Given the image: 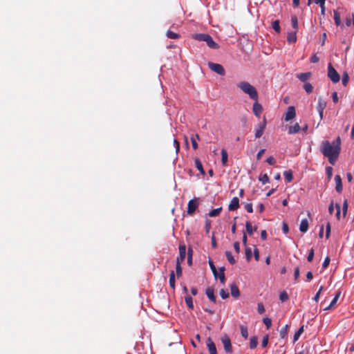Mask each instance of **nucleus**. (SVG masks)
I'll use <instances>...</instances> for the list:
<instances>
[{"instance_id": "obj_10", "label": "nucleus", "mask_w": 354, "mask_h": 354, "mask_svg": "<svg viewBox=\"0 0 354 354\" xmlns=\"http://www.w3.org/2000/svg\"><path fill=\"white\" fill-rule=\"evenodd\" d=\"M205 294L208 299L213 303H216V297L214 295V289L213 287L209 286L205 290Z\"/></svg>"}, {"instance_id": "obj_18", "label": "nucleus", "mask_w": 354, "mask_h": 354, "mask_svg": "<svg viewBox=\"0 0 354 354\" xmlns=\"http://www.w3.org/2000/svg\"><path fill=\"white\" fill-rule=\"evenodd\" d=\"M194 162H195V166L198 169V171H200V173L202 174V175H205V171L203 167V165L201 162V160H199V158H196L194 159Z\"/></svg>"}, {"instance_id": "obj_23", "label": "nucleus", "mask_w": 354, "mask_h": 354, "mask_svg": "<svg viewBox=\"0 0 354 354\" xmlns=\"http://www.w3.org/2000/svg\"><path fill=\"white\" fill-rule=\"evenodd\" d=\"M287 41L288 43H295L297 41L296 32H290L288 33Z\"/></svg>"}, {"instance_id": "obj_2", "label": "nucleus", "mask_w": 354, "mask_h": 354, "mask_svg": "<svg viewBox=\"0 0 354 354\" xmlns=\"http://www.w3.org/2000/svg\"><path fill=\"white\" fill-rule=\"evenodd\" d=\"M237 87L243 93L248 94L252 100L255 101L258 100V93L257 89L248 82H240L237 84Z\"/></svg>"}, {"instance_id": "obj_58", "label": "nucleus", "mask_w": 354, "mask_h": 354, "mask_svg": "<svg viewBox=\"0 0 354 354\" xmlns=\"http://www.w3.org/2000/svg\"><path fill=\"white\" fill-rule=\"evenodd\" d=\"M323 290V286H321L318 290V292L316 293V295H315V297H313V299L315 301H317L319 298V296H320V294L322 292Z\"/></svg>"}, {"instance_id": "obj_42", "label": "nucleus", "mask_w": 354, "mask_h": 354, "mask_svg": "<svg viewBox=\"0 0 354 354\" xmlns=\"http://www.w3.org/2000/svg\"><path fill=\"white\" fill-rule=\"evenodd\" d=\"M349 76L347 72H344L342 75V84L346 86L348 82Z\"/></svg>"}, {"instance_id": "obj_33", "label": "nucleus", "mask_w": 354, "mask_h": 354, "mask_svg": "<svg viewBox=\"0 0 354 354\" xmlns=\"http://www.w3.org/2000/svg\"><path fill=\"white\" fill-rule=\"evenodd\" d=\"M304 332V326H301L298 330L295 333L293 337V342H296Z\"/></svg>"}, {"instance_id": "obj_30", "label": "nucleus", "mask_w": 354, "mask_h": 354, "mask_svg": "<svg viewBox=\"0 0 354 354\" xmlns=\"http://www.w3.org/2000/svg\"><path fill=\"white\" fill-rule=\"evenodd\" d=\"M169 286L171 288H175V273L174 270L171 271L169 274Z\"/></svg>"}, {"instance_id": "obj_35", "label": "nucleus", "mask_w": 354, "mask_h": 354, "mask_svg": "<svg viewBox=\"0 0 354 354\" xmlns=\"http://www.w3.org/2000/svg\"><path fill=\"white\" fill-rule=\"evenodd\" d=\"M288 325L286 324L281 330H280V337L282 339H284L288 335Z\"/></svg>"}, {"instance_id": "obj_15", "label": "nucleus", "mask_w": 354, "mask_h": 354, "mask_svg": "<svg viewBox=\"0 0 354 354\" xmlns=\"http://www.w3.org/2000/svg\"><path fill=\"white\" fill-rule=\"evenodd\" d=\"M335 190L338 193H341L342 192L343 187H342V178L339 175H336L335 177Z\"/></svg>"}, {"instance_id": "obj_14", "label": "nucleus", "mask_w": 354, "mask_h": 354, "mask_svg": "<svg viewBox=\"0 0 354 354\" xmlns=\"http://www.w3.org/2000/svg\"><path fill=\"white\" fill-rule=\"evenodd\" d=\"M252 110H253L254 114L256 116L259 117L260 114L261 113V112L263 111V107H262L261 104H260L257 101H255V102L253 104Z\"/></svg>"}, {"instance_id": "obj_51", "label": "nucleus", "mask_w": 354, "mask_h": 354, "mask_svg": "<svg viewBox=\"0 0 354 354\" xmlns=\"http://www.w3.org/2000/svg\"><path fill=\"white\" fill-rule=\"evenodd\" d=\"M314 257V250L313 248H311L309 251L308 255L307 257V261L308 262H311Z\"/></svg>"}, {"instance_id": "obj_4", "label": "nucleus", "mask_w": 354, "mask_h": 354, "mask_svg": "<svg viewBox=\"0 0 354 354\" xmlns=\"http://www.w3.org/2000/svg\"><path fill=\"white\" fill-rule=\"evenodd\" d=\"M328 77L333 83H337L340 80V76L331 64L328 66Z\"/></svg>"}, {"instance_id": "obj_20", "label": "nucleus", "mask_w": 354, "mask_h": 354, "mask_svg": "<svg viewBox=\"0 0 354 354\" xmlns=\"http://www.w3.org/2000/svg\"><path fill=\"white\" fill-rule=\"evenodd\" d=\"M300 130H301V127H300L299 124L298 123H296L295 125L289 127L288 133L289 134L297 133L299 132Z\"/></svg>"}, {"instance_id": "obj_44", "label": "nucleus", "mask_w": 354, "mask_h": 354, "mask_svg": "<svg viewBox=\"0 0 354 354\" xmlns=\"http://www.w3.org/2000/svg\"><path fill=\"white\" fill-rule=\"evenodd\" d=\"M288 298H289L288 295L287 294V292L286 291L281 292L279 295V299L282 302L287 301L288 299Z\"/></svg>"}, {"instance_id": "obj_19", "label": "nucleus", "mask_w": 354, "mask_h": 354, "mask_svg": "<svg viewBox=\"0 0 354 354\" xmlns=\"http://www.w3.org/2000/svg\"><path fill=\"white\" fill-rule=\"evenodd\" d=\"M225 267H223V266L219 268V273H218V277L219 278L220 282L222 284H224L225 281Z\"/></svg>"}, {"instance_id": "obj_38", "label": "nucleus", "mask_w": 354, "mask_h": 354, "mask_svg": "<svg viewBox=\"0 0 354 354\" xmlns=\"http://www.w3.org/2000/svg\"><path fill=\"white\" fill-rule=\"evenodd\" d=\"M291 24L294 29H298V19L296 15H292L291 17Z\"/></svg>"}, {"instance_id": "obj_28", "label": "nucleus", "mask_w": 354, "mask_h": 354, "mask_svg": "<svg viewBox=\"0 0 354 354\" xmlns=\"http://www.w3.org/2000/svg\"><path fill=\"white\" fill-rule=\"evenodd\" d=\"M185 301L186 303V305L189 309L194 308V304H193V299L192 297L189 295H187L185 297Z\"/></svg>"}, {"instance_id": "obj_60", "label": "nucleus", "mask_w": 354, "mask_h": 354, "mask_svg": "<svg viewBox=\"0 0 354 354\" xmlns=\"http://www.w3.org/2000/svg\"><path fill=\"white\" fill-rule=\"evenodd\" d=\"M333 146H335V147H340L341 145V139H340V137H337L335 140V141H334L332 144Z\"/></svg>"}, {"instance_id": "obj_1", "label": "nucleus", "mask_w": 354, "mask_h": 354, "mask_svg": "<svg viewBox=\"0 0 354 354\" xmlns=\"http://www.w3.org/2000/svg\"><path fill=\"white\" fill-rule=\"evenodd\" d=\"M320 151L324 156L328 158V162L334 165L340 153L341 147H335L328 140H324L321 144Z\"/></svg>"}, {"instance_id": "obj_43", "label": "nucleus", "mask_w": 354, "mask_h": 354, "mask_svg": "<svg viewBox=\"0 0 354 354\" xmlns=\"http://www.w3.org/2000/svg\"><path fill=\"white\" fill-rule=\"evenodd\" d=\"M304 88L307 93H310L313 91V87L310 83H305L304 85Z\"/></svg>"}, {"instance_id": "obj_53", "label": "nucleus", "mask_w": 354, "mask_h": 354, "mask_svg": "<svg viewBox=\"0 0 354 354\" xmlns=\"http://www.w3.org/2000/svg\"><path fill=\"white\" fill-rule=\"evenodd\" d=\"M266 162L270 165H274L276 163V160L274 157L270 156L266 159Z\"/></svg>"}, {"instance_id": "obj_3", "label": "nucleus", "mask_w": 354, "mask_h": 354, "mask_svg": "<svg viewBox=\"0 0 354 354\" xmlns=\"http://www.w3.org/2000/svg\"><path fill=\"white\" fill-rule=\"evenodd\" d=\"M192 38L196 40H198V41L206 42L207 45L210 48L218 49L219 48L218 44L217 43H216L213 40L212 37L208 34H205V33L194 34L192 35Z\"/></svg>"}, {"instance_id": "obj_8", "label": "nucleus", "mask_w": 354, "mask_h": 354, "mask_svg": "<svg viewBox=\"0 0 354 354\" xmlns=\"http://www.w3.org/2000/svg\"><path fill=\"white\" fill-rule=\"evenodd\" d=\"M222 343L223 344L224 350L226 353L232 352V346L230 339L225 335L221 337Z\"/></svg>"}, {"instance_id": "obj_26", "label": "nucleus", "mask_w": 354, "mask_h": 354, "mask_svg": "<svg viewBox=\"0 0 354 354\" xmlns=\"http://www.w3.org/2000/svg\"><path fill=\"white\" fill-rule=\"evenodd\" d=\"M258 344V338L256 336H253L250 339V348L254 349Z\"/></svg>"}, {"instance_id": "obj_16", "label": "nucleus", "mask_w": 354, "mask_h": 354, "mask_svg": "<svg viewBox=\"0 0 354 354\" xmlns=\"http://www.w3.org/2000/svg\"><path fill=\"white\" fill-rule=\"evenodd\" d=\"M231 295L234 298H238L240 296V291L238 286L235 283L230 285Z\"/></svg>"}, {"instance_id": "obj_41", "label": "nucleus", "mask_w": 354, "mask_h": 354, "mask_svg": "<svg viewBox=\"0 0 354 354\" xmlns=\"http://www.w3.org/2000/svg\"><path fill=\"white\" fill-rule=\"evenodd\" d=\"M245 257H246L247 261H250L251 260L252 256L251 248L246 247L245 249Z\"/></svg>"}, {"instance_id": "obj_11", "label": "nucleus", "mask_w": 354, "mask_h": 354, "mask_svg": "<svg viewBox=\"0 0 354 354\" xmlns=\"http://www.w3.org/2000/svg\"><path fill=\"white\" fill-rule=\"evenodd\" d=\"M296 115L295 109L293 106H290L288 108V111L286 113L285 120L289 121L293 119Z\"/></svg>"}, {"instance_id": "obj_52", "label": "nucleus", "mask_w": 354, "mask_h": 354, "mask_svg": "<svg viewBox=\"0 0 354 354\" xmlns=\"http://www.w3.org/2000/svg\"><path fill=\"white\" fill-rule=\"evenodd\" d=\"M257 311L259 314H263L265 312V308L262 303H259L257 305Z\"/></svg>"}, {"instance_id": "obj_22", "label": "nucleus", "mask_w": 354, "mask_h": 354, "mask_svg": "<svg viewBox=\"0 0 354 354\" xmlns=\"http://www.w3.org/2000/svg\"><path fill=\"white\" fill-rule=\"evenodd\" d=\"M308 229V222L307 219H303L299 225V230L301 232H306Z\"/></svg>"}, {"instance_id": "obj_37", "label": "nucleus", "mask_w": 354, "mask_h": 354, "mask_svg": "<svg viewBox=\"0 0 354 354\" xmlns=\"http://www.w3.org/2000/svg\"><path fill=\"white\" fill-rule=\"evenodd\" d=\"M259 180L261 181L264 185L267 183H269L270 179L268 176L266 174H264L260 175V176L259 177Z\"/></svg>"}, {"instance_id": "obj_24", "label": "nucleus", "mask_w": 354, "mask_h": 354, "mask_svg": "<svg viewBox=\"0 0 354 354\" xmlns=\"http://www.w3.org/2000/svg\"><path fill=\"white\" fill-rule=\"evenodd\" d=\"M326 106V102L322 100V97L318 99V104H317V111L318 112H321L324 111Z\"/></svg>"}, {"instance_id": "obj_34", "label": "nucleus", "mask_w": 354, "mask_h": 354, "mask_svg": "<svg viewBox=\"0 0 354 354\" xmlns=\"http://www.w3.org/2000/svg\"><path fill=\"white\" fill-rule=\"evenodd\" d=\"M272 27L274 30L275 32L279 33L281 31V28L279 26V21L275 20L272 23Z\"/></svg>"}, {"instance_id": "obj_5", "label": "nucleus", "mask_w": 354, "mask_h": 354, "mask_svg": "<svg viewBox=\"0 0 354 354\" xmlns=\"http://www.w3.org/2000/svg\"><path fill=\"white\" fill-rule=\"evenodd\" d=\"M179 256L176 259V263L181 264L186 257V245L184 243L180 242L179 244Z\"/></svg>"}, {"instance_id": "obj_46", "label": "nucleus", "mask_w": 354, "mask_h": 354, "mask_svg": "<svg viewBox=\"0 0 354 354\" xmlns=\"http://www.w3.org/2000/svg\"><path fill=\"white\" fill-rule=\"evenodd\" d=\"M176 272L177 277H180L182 275V267L181 264L176 263Z\"/></svg>"}, {"instance_id": "obj_21", "label": "nucleus", "mask_w": 354, "mask_h": 354, "mask_svg": "<svg viewBox=\"0 0 354 354\" xmlns=\"http://www.w3.org/2000/svg\"><path fill=\"white\" fill-rule=\"evenodd\" d=\"M245 229L246 232L252 235L253 234V232L257 231V227L254 226V227H252V223L250 221H247L245 223Z\"/></svg>"}, {"instance_id": "obj_25", "label": "nucleus", "mask_w": 354, "mask_h": 354, "mask_svg": "<svg viewBox=\"0 0 354 354\" xmlns=\"http://www.w3.org/2000/svg\"><path fill=\"white\" fill-rule=\"evenodd\" d=\"M221 156H222V158H221L222 165L223 166H225L227 165L228 156H227V153L226 150L224 149H223L221 150Z\"/></svg>"}, {"instance_id": "obj_47", "label": "nucleus", "mask_w": 354, "mask_h": 354, "mask_svg": "<svg viewBox=\"0 0 354 354\" xmlns=\"http://www.w3.org/2000/svg\"><path fill=\"white\" fill-rule=\"evenodd\" d=\"M220 295H221L222 299H225L229 297V292H227V290H225L224 289H221L220 290Z\"/></svg>"}, {"instance_id": "obj_13", "label": "nucleus", "mask_w": 354, "mask_h": 354, "mask_svg": "<svg viewBox=\"0 0 354 354\" xmlns=\"http://www.w3.org/2000/svg\"><path fill=\"white\" fill-rule=\"evenodd\" d=\"M239 207V200L237 197H234L228 206L230 211L236 210Z\"/></svg>"}, {"instance_id": "obj_40", "label": "nucleus", "mask_w": 354, "mask_h": 354, "mask_svg": "<svg viewBox=\"0 0 354 354\" xmlns=\"http://www.w3.org/2000/svg\"><path fill=\"white\" fill-rule=\"evenodd\" d=\"M241 334L242 335L243 337H244L245 339H247L248 337V328L245 326H241Z\"/></svg>"}, {"instance_id": "obj_32", "label": "nucleus", "mask_w": 354, "mask_h": 354, "mask_svg": "<svg viewBox=\"0 0 354 354\" xmlns=\"http://www.w3.org/2000/svg\"><path fill=\"white\" fill-rule=\"evenodd\" d=\"M222 210V207H218V208H216V209H214L213 210L210 211L208 214V215L210 216V217H215V216H217L220 214Z\"/></svg>"}, {"instance_id": "obj_31", "label": "nucleus", "mask_w": 354, "mask_h": 354, "mask_svg": "<svg viewBox=\"0 0 354 354\" xmlns=\"http://www.w3.org/2000/svg\"><path fill=\"white\" fill-rule=\"evenodd\" d=\"M225 256L230 264L234 265L236 263V260L234 259V257L232 256V253L230 251L225 252Z\"/></svg>"}, {"instance_id": "obj_50", "label": "nucleus", "mask_w": 354, "mask_h": 354, "mask_svg": "<svg viewBox=\"0 0 354 354\" xmlns=\"http://www.w3.org/2000/svg\"><path fill=\"white\" fill-rule=\"evenodd\" d=\"M347 209H348V203H347V200H345L343 203V206H342V212H343L344 217H345L346 215Z\"/></svg>"}, {"instance_id": "obj_56", "label": "nucleus", "mask_w": 354, "mask_h": 354, "mask_svg": "<svg viewBox=\"0 0 354 354\" xmlns=\"http://www.w3.org/2000/svg\"><path fill=\"white\" fill-rule=\"evenodd\" d=\"M191 142H192L193 149H196L198 148V144H197L196 138H194V136H192L191 137Z\"/></svg>"}, {"instance_id": "obj_61", "label": "nucleus", "mask_w": 354, "mask_h": 354, "mask_svg": "<svg viewBox=\"0 0 354 354\" xmlns=\"http://www.w3.org/2000/svg\"><path fill=\"white\" fill-rule=\"evenodd\" d=\"M282 230L285 234H287L289 231L288 225L286 223L283 222L282 224Z\"/></svg>"}, {"instance_id": "obj_27", "label": "nucleus", "mask_w": 354, "mask_h": 354, "mask_svg": "<svg viewBox=\"0 0 354 354\" xmlns=\"http://www.w3.org/2000/svg\"><path fill=\"white\" fill-rule=\"evenodd\" d=\"M334 21L337 26L342 24L340 14L337 10H334Z\"/></svg>"}, {"instance_id": "obj_45", "label": "nucleus", "mask_w": 354, "mask_h": 354, "mask_svg": "<svg viewBox=\"0 0 354 354\" xmlns=\"http://www.w3.org/2000/svg\"><path fill=\"white\" fill-rule=\"evenodd\" d=\"M263 322L266 325L267 329H269L272 326V320L268 317H264L263 319Z\"/></svg>"}, {"instance_id": "obj_7", "label": "nucleus", "mask_w": 354, "mask_h": 354, "mask_svg": "<svg viewBox=\"0 0 354 354\" xmlns=\"http://www.w3.org/2000/svg\"><path fill=\"white\" fill-rule=\"evenodd\" d=\"M198 198H194L192 200H190L187 205V214L190 216L194 215L195 211L198 207Z\"/></svg>"}, {"instance_id": "obj_17", "label": "nucleus", "mask_w": 354, "mask_h": 354, "mask_svg": "<svg viewBox=\"0 0 354 354\" xmlns=\"http://www.w3.org/2000/svg\"><path fill=\"white\" fill-rule=\"evenodd\" d=\"M312 75L310 72L301 73L297 74V77L302 82H306Z\"/></svg>"}, {"instance_id": "obj_9", "label": "nucleus", "mask_w": 354, "mask_h": 354, "mask_svg": "<svg viewBox=\"0 0 354 354\" xmlns=\"http://www.w3.org/2000/svg\"><path fill=\"white\" fill-rule=\"evenodd\" d=\"M266 118H263V121L260 124H259L258 127L256 129L255 137L257 138H259L262 136V135L264 132V130L266 129Z\"/></svg>"}, {"instance_id": "obj_6", "label": "nucleus", "mask_w": 354, "mask_h": 354, "mask_svg": "<svg viewBox=\"0 0 354 354\" xmlns=\"http://www.w3.org/2000/svg\"><path fill=\"white\" fill-rule=\"evenodd\" d=\"M208 66L212 71L215 72L216 73L220 75H225V69L221 64L209 62Z\"/></svg>"}, {"instance_id": "obj_55", "label": "nucleus", "mask_w": 354, "mask_h": 354, "mask_svg": "<svg viewBox=\"0 0 354 354\" xmlns=\"http://www.w3.org/2000/svg\"><path fill=\"white\" fill-rule=\"evenodd\" d=\"M268 335H266L261 342V346L265 348L268 346Z\"/></svg>"}, {"instance_id": "obj_63", "label": "nucleus", "mask_w": 354, "mask_h": 354, "mask_svg": "<svg viewBox=\"0 0 354 354\" xmlns=\"http://www.w3.org/2000/svg\"><path fill=\"white\" fill-rule=\"evenodd\" d=\"M330 257H327L325 259H324V261L322 264V267L323 268H326L330 263Z\"/></svg>"}, {"instance_id": "obj_59", "label": "nucleus", "mask_w": 354, "mask_h": 354, "mask_svg": "<svg viewBox=\"0 0 354 354\" xmlns=\"http://www.w3.org/2000/svg\"><path fill=\"white\" fill-rule=\"evenodd\" d=\"M245 208L247 210V212H249V213H252L253 212V208H252V203H247V204H245Z\"/></svg>"}, {"instance_id": "obj_64", "label": "nucleus", "mask_w": 354, "mask_h": 354, "mask_svg": "<svg viewBox=\"0 0 354 354\" xmlns=\"http://www.w3.org/2000/svg\"><path fill=\"white\" fill-rule=\"evenodd\" d=\"M254 256L256 261L259 260V252L258 248H255L254 250Z\"/></svg>"}, {"instance_id": "obj_12", "label": "nucleus", "mask_w": 354, "mask_h": 354, "mask_svg": "<svg viewBox=\"0 0 354 354\" xmlns=\"http://www.w3.org/2000/svg\"><path fill=\"white\" fill-rule=\"evenodd\" d=\"M207 346L209 350V354H217L216 345L212 342L210 337H208L207 339Z\"/></svg>"}, {"instance_id": "obj_36", "label": "nucleus", "mask_w": 354, "mask_h": 354, "mask_svg": "<svg viewBox=\"0 0 354 354\" xmlns=\"http://www.w3.org/2000/svg\"><path fill=\"white\" fill-rule=\"evenodd\" d=\"M283 175L288 182H291L292 180L293 176L292 172L290 170L284 171Z\"/></svg>"}, {"instance_id": "obj_49", "label": "nucleus", "mask_w": 354, "mask_h": 354, "mask_svg": "<svg viewBox=\"0 0 354 354\" xmlns=\"http://www.w3.org/2000/svg\"><path fill=\"white\" fill-rule=\"evenodd\" d=\"M340 294H341L340 292H337L336 293L335 297L333 298V299L330 302V306H334L336 304V303H337V300H338V299H339V297L340 296Z\"/></svg>"}, {"instance_id": "obj_57", "label": "nucleus", "mask_w": 354, "mask_h": 354, "mask_svg": "<svg viewBox=\"0 0 354 354\" xmlns=\"http://www.w3.org/2000/svg\"><path fill=\"white\" fill-rule=\"evenodd\" d=\"M299 277V267H296L295 268V272H294V278L296 281H298Z\"/></svg>"}, {"instance_id": "obj_48", "label": "nucleus", "mask_w": 354, "mask_h": 354, "mask_svg": "<svg viewBox=\"0 0 354 354\" xmlns=\"http://www.w3.org/2000/svg\"><path fill=\"white\" fill-rule=\"evenodd\" d=\"M326 172L328 179L330 180L333 175V168L331 167H326Z\"/></svg>"}, {"instance_id": "obj_29", "label": "nucleus", "mask_w": 354, "mask_h": 354, "mask_svg": "<svg viewBox=\"0 0 354 354\" xmlns=\"http://www.w3.org/2000/svg\"><path fill=\"white\" fill-rule=\"evenodd\" d=\"M208 263H209V267L211 268V270H212L214 277L216 279L218 278V271L216 270V266L214 264V262L212 260L209 259Z\"/></svg>"}, {"instance_id": "obj_62", "label": "nucleus", "mask_w": 354, "mask_h": 354, "mask_svg": "<svg viewBox=\"0 0 354 354\" xmlns=\"http://www.w3.org/2000/svg\"><path fill=\"white\" fill-rule=\"evenodd\" d=\"M319 60V58L317 56L316 54H314L312 55V57H310V62L312 63H317L318 62Z\"/></svg>"}, {"instance_id": "obj_39", "label": "nucleus", "mask_w": 354, "mask_h": 354, "mask_svg": "<svg viewBox=\"0 0 354 354\" xmlns=\"http://www.w3.org/2000/svg\"><path fill=\"white\" fill-rule=\"evenodd\" d=\"M166 35H167V37L168 38H170V39H178V38L180 37V35H179V34H177V33H176V32H172V31H171V30H168V31L167 32V34H166Z\"/></svg>"}, {"instance_id": "obj_54", "label": "nucleus", "mask_w": 354, "mask_h": 354, "mask_svg": "<svg viewBox=\"0 0 354 354\" xmlns=\"http://www.w3.org/2000/svg\"><path fill=\"white\" fill-rule=\"evenodd\" d=\"M330 225L329 223L326 224V238L328 239L330 236Z\"/></svg>"}]
</instances>
